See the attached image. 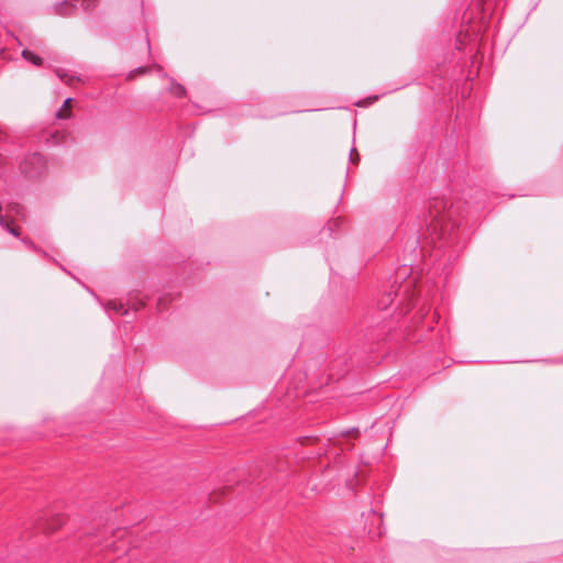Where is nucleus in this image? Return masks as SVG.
<instances>
[{
	"instance_id": "1",
	"label": "nucleus",
	"mask_w": 563,
	"mask_h": 563,
	"mask_svg": "<svg viewBox=\"0 0 563 563\" xmlns=\"http://www.w3.org/2000/svg\"><path fill=\"white\" fill-rule=\"evenodd\" d=\"M44 168V159L41 155L34 154L21 164V170L29 177H36Z\"/></svg>"
},
{
	"instance_id": "2",
	"label": "nucleus",
	"mask_w": 563,
	"mask_h": 563,
	"mask_svg": "<svg viewBox=\"0 0 563 563\" xmlns=\"http://www.w3.org/2000/svg\"><path fill=\"white\" fill-rule=\"evenodd\" d=\"M58 119H68L71 117V99H66L57 112Z\"/></svg>"
},
{
	"instance_id": "3",
	"label": "nucleus",
	"mask_w": 563,
	"mask_h": 563,
	"mask_svg": "<svg viewBox=\"0 0 563 563\" xmlns=\"http://www.w3.org/2000/svg\"><path fill=\"white\" fill-rule=\"evenodd\" d=\"M74 10L75 5L69 1H63L56 7V11L59 15H69Z\"/></svg>"
},
{
	"instance_id": "4",
	"label": "nucleus",
	"mask_w": 563,
	"mask_h": 563,
	"mask_svg": "<svg viewBox=\"0 0 563 563\" xmlns=\"http://www.w3.org/2000/svg\"><path fill=\"white\" fill-rule=\"evenodd\" d=\"M22 56L33 63L34 65H42V58L40 56H36L31 51L24 49L22 52Z\"/></svg>"
},
{
	"instance_id": "5",
	"label": "nucleus",
	"mask_w": 563,
	"mask_h": 563,
	"mask_svg": "<svg viewBox=\"0 0 563 563\" xmlns=\"http://www.w3.org/2000/svg\"><path fill=\"white\" fill-rule=\"evenodd\" d=\"M0 223L3 224L13 235H19V228L12 227L10 224V221L4 219L3 217L0 218Z\"/></svg>"
},
{
	"instance_id": "6",
	"label": "nucleus",
	"mask_w": 563,
	"mask_h": 563,
	"mask_svg": "<svg viewBox=\"0 0 563 563\" xmlns=\"http://www.w3.org/2000/svg\"><path fill=\"white\" fill-rule=\"evenodd\" d=\"M170 92L177 97H183L185 95V88L179 84H173Z\"/></svg>"
},
{
	"instance_id": "7",
	"label": "nucleus",
	"mask_w": 563,
	"mask_h": 563,
	"mask_svg": "<svg viewBox=\"0 0 563 563\" xmlns=\"http://www.w3.org/2000/svg\"><path fill=\"white\" fill-rule=\"evenodd\" d=\"M168 301H169V299H168L167 297L161 298V299L157 301V307H158V309H166V308H167V305H168Z\"/></svg>"
},
{
	"instance_id": "8",
	"label": "nucleus",
	"mask_w": 563,
	"mask_h": 563,
	"mask_svg": "<svg viewBox=\"0 0 563 563\" xmlns=\"http://www.w3.org/2000/svg\"><path fill=\"white\" fill-rule=\"evenodd\" d=\"M57 75L58 77H60L62 79H64L67 84L71 85L73 84V80L74 78L73 77H68L64 74H62L59 70L57 71Z\"/></svg>"
},
{
	"instance_id": "9",
	"label": "nucleus",
	"mask_w": 563,
	"mask_h": 563,
	"mask_svg": "<svg viewBox=\"0 0 563 563\" xmlns=\"http://www.w3.org/2000/svg\"><path fill=\"white\" fill-rule=\"evenodd\" d=\"M63 522H64L63 518H57V522H56V525H54V526L49 527V529H51V530H55V529H57L58 527H60V526L63 525Z\"/></svg>"
},
{
	"instance_id": "10",
	"label": "nucleus",
	"mask_w": 563,
	"mask_h": 563,
	"mask_svg": "<svg viewBox=\"0 0 563 563\" xmlns=\"http://www.w3.org/2000/svg\"><path fill=\"white\" fill-rule=\"evenodd\" d=\"M97 0H82L84 4L87 5V8L89 7V3H91V5L96 2Z\"/></svg>"
},
{
	"instance_id": "11",
	"label": "nucleus",
	"mask_w": 563,
	"mask_h": 563,
	"mask_svg": "<svg viewBox=\"0 0 563 563\" xmlns=\"http://www.w3.org/2000/svg\"><path fill=\"white\" fill-rule=\"evenodd\" d=\"M109 307L113 308L114 310H117V309H118V306H117V303H114V302H110V303H109Z\"/></svg>"
},
{
	"instance_id": "12",
	"label": "nucleus",
	"mask_w": 563,
	"mask_h": 563,
	"mask_svg": "<svg viewBox=\"0 0 563 563\" xmlns=\"http://www.w3.org/2000/svg\"><path fill=\"white\" fill-rule=\"evenodd\" d=\"M434 209H435V216H437L439 213L438 203L434 206Z\"/></svg>"
},
{
	"instance_id": "13",
	"label": "nucleus",
	"mask_w": 563,
	"mask_h": 563,
	"mask_svg": "<svg viewBox=\"0 0 563 563\" xmlns=\"http://www.w3.org/2000/svg\"><path fill=\"white\" fill-rule=\"evenodd\" d=\"M357 156H358V153H355L354 163H357Z\"/></svg>"
},
{
	"instance_id": "14",
	"label": "nucleus",
	"mask_w": 563,
	"mask_h": 563,
	"mask_svg": "<svg viewBox=\"0 0 563 563\" xmlns=\"http://www.w3.org/2000/svg\"><path fill=\"white\" fill-rule=\"evenodd\" d=\"M357 156H358V153H355L354 163H357Z\"/></svg>"
},
{
	"instance_id": "15",
	"label": "nucleus",
	"mask_w": 563,
	"mask_h": 563,
	"mask_svg": "<svg viewBox=\"0 0 563 563\" xmlns=\"http://www.w3.org/2000/svg\"><path fill=\"white\" fill-rule=\"evenodd\" d=\"M357 156H358V153H355L354 163H357Z\"/></svg>"
}]
</instances>
